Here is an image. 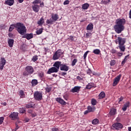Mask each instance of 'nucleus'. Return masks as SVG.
I'll return each instance as SVG.
<instances>
[{"label": "nucleus", "instance_id": "3", "mask_svg": "<svg viewBox=\"0 0 131 131\" xmlns=\"http://www.w3.org/2000/svg\"><path fill=\"white\" fill-rule=\"evenodd\" d=\"M16 30L21 35H24L27 32L26 27L21 23L16 24Z\"/></svg>", "mask_w": 131, "mask_h": 131}, {"label": "nucleus", "instance_id": "39", "mask_svg": "<svg viewBox=\"0 0 131 131\" xmlns=\"http://www.w3.org/2000/svg\"><path fill=\"white\" fill-rule=\"evenodd\" d=\"M116 64V61L115 60H112L110 62V65L111 66H114Z\"/></svg>", "mask_w": 131, "mask_h": 131}, {"label": "nucleus", "instance_id": "17", "mask_svg": "<svg viewBox=\"0 0 131 131\" xmlns=\"http://www.w3.org/2000/svg\"><path fill=\"white\" fill-rule=\"evenodd\" d=\"M39 6L37 4H35L32 6L33 11L35 13H37L39 11Z\"/></svg>", "mask_w": 131, "mask_h": 131}, {"label": "nucleus", "instance_id": "42", "mask_svg": "<svg viewBox=\"0 0 131 131\" xmlns=\"http://www.w3.org/2000/svg\"><path fill=\"white\" fill-rule=\"evenodd\" d=\"M41 33H42V29H40L36 31L37 34L39 35V34H41Z\"/></svg>", "mask_w": 131, "mask_h": 131}, {"label": "nucleus", "instance_id": "38", "mask_svg": "<svg viewBox=\"0 0 131 131\" xmlns=\"http://www.w3.org/2000/svg\"><path fill=\"white\" fill-rule=\"evenodd\" d=\"M19 113H22L23 114L25 113V112H26V110L23 108H19Z\"/></svg>", "mask_w": 131, "mask_h": 131}, {"label": "nucleus", "instance_id": "64", "mask_svg": "<svg viewBox=\"0 0 131 131\" xmlns=\"http://www.w3.org/2000/svg\"><path fill=\"white\" fill-rule=\"evenodd\" d=\"M129 18L131 19V10H130L129 12Z\"/></svg>", "mask_w": 131, "mask_h": 131}, {"label": "nucleus", "instance_id": "46", "mask_svg": "<svg viewBox=\"0 0 131 131\" xmlns=\"http://www.w3.org/2000/svg\"><path fill=\"white\" fill-rule=\"evenodd\" d=\"M4 119H5V118H4V117H0V125L3 124Z\"/></svg>", "mask_w": 131, "mask_h": 131}, {"label": "nucleus", "instance_id": "20", "mask_svg": "<svg viewBox=\"0 0 131 131\" xmlns=\"http://www.w3.org/2000/svg\"><path fill=\"white\" fill-rule=\"evenodd\" d=\"M92 88H95V83H89L86 85L85 89L86 90H91Z\"/></svg>", "mask_w": 131, "mask_h": 131}, {"label": "nucleus", "instance_id": "16", "mask_svg": "<svg viewBox=\"0 0 131 131\" xmlns=\"http://www.w3.org/2000/svg\"><path fill=\"white\" fill-rule=\"evenodd\" d=\"M14 3H15L14 0H5V5H7V6H13L14 5Z\"/></svg>", "mask_w": 131, "mask_h": 131}, {"label": "nucleus", "instance_id": "9", "mask_svg": "<svg viewBox=\"0 0 131 131\" xmlns=\"http://www.w3.org/2000/svg\"><path fill=\"white\" fill-rule=\"evenodd\" d=\"M121 76L122 75L121 74H119L114 79L113 86H116L118 83H119V81H120V78H121Z\"/></svg>", "mask_w": 131, "mask_h": 131}, {"label": "nucleus", "instance_id": "57", "mask_svg": "<svg viewBox=\"0 0 131 131\" xmlns=\"http://www.w3.org/2000/svg\"><path fill=\"white\" fill-rule=\"evenodd\" d=\"M123 100V97L122 96H121L119 98V103H120V102H122Z\"/></svg>", "mask_w": 131, "mask_h": 131}, {"label": "nucleus", "instance_id": "35", "mask_svg": "<svg viewBox=\"0 0 131 131\" xmlns=\"http://www.w3.org/2000/svg\"><path fill=\"white\" fill-rule=\"evenodd\" d=\"M91 103L92 105H93V106H95V105L97 104V100H96V99H92L91 100Z\"/></svg>", "mask_w": 131, "mask_h": 131}, {"label": "nucleus", "instance_id": "60", "mask_svg": "<svg viewBox=\"0 0 131 131\" xmlns=\"http://www.w3.org/2000/svg\"><path fill=\"white\" fill-rule=\"evenodd\" d=\"M77 79H78V80H82V78H81V77H80L79 76L77 77Z\"/></svg>", "mask_w": 131, "mask_h": 131}, {"label": "nucleus", "instance_id": "53", "mask_svg": "<svg viewBox=\"0 0 131 131\" xmlns=\"http://www.w3.org/2000/svg\"><path fill=\"white\" fill-rule=\"evenodd\" d=\"M52 22H53V20H50L48 19L46 21V23H47V24H52Z\"/></svg>", "mask_w": 131, "mask_h": 131}, {"label": "nucleus", "instance_id": "14", "mask_svg": "<svg viewBox=\"0 0 131 131\" xmlns=\"http://www.w3.org/2000/svg\"><path fill=\"white\" fill-rule=\"evenodd\" d=\"M23 37L24 38H26L27 39L29 40V39H31V38H33V33L26 34L24 35L23 36Z\"/></svg>", "mask_w": 131, "mask_h": 131}, {"label": "nucleus", "instance_id": "45", "mask_svg": "<svg viewBox=\"0 0 131 131\" xmlns=\"http://www.w3.org/2000/svg\"><path fill=\"white\" fill-rule=\"evenodd\" d=\"M77 62V59H74L72 63V66H74V65H75V64H76V62Z\"/></svg>", "mask_w": 131, "mask_h": 131}, {"label": "nucleus", "instance_id": "13", "mask_svg": "<svg viewBox=\"0 0 131 131\" xmlns=\"http://www.w3.org/2000/svg\"><path fill=\"white\" fill-rule=\"evenodd\" d=\"M9 117L11 118L12 120H16V119H18V113H12L10 115Z\"/></svg>", "mask_w": 131, "mask_h": 131}, {"label": "nucleus", "instance_id": "47", "mask_svg": "<svg viewBox=\"0 0 131 131\" xmlns=\"http://www.w3.org/2000/svg\"><path fill=\"white\" fill-rule=\"evenodd\" d=\"M67 75V72H60L59 73V75H61V76H64Z\"/></svg>", "mask_w": 131, "mask_h": 131}, {"label": "nucleus", "instance_id": "51", "mask_svg": "<svg viewBox=\"0 0 131 131\" xmlns=\"http://www.w3.org/2000/svg\"><path fill=\"white\" fill-rule=\"evenodd\" d=\"M117 55H118L119 57H122V55H123V53L121 52H117Z\"/></svg>", "mask_w": 131, "mask_h": 131}, {"label": "nucleus", "instance_id": "44", "mask_svg": "<svg viewBox=\"0 0 131 131\" xmlns=\"http://www.w3.org/2000/svg\"><path fill=\"white\" fill-rule=\"evenodd\" d=\"M38 76L40 77V78H42L43 76H45V74H43V72H41L38 74Z\"/></svg>", "mask_w": 131, "mask_h": 131}, {"label": "nucleus", "instance_id": "2", "mask_svg": "<svg viewBox=\"0 0 131 131\" xmlns=\"http://www.w3.org/2000/svg\"><path fill=\"white\" fill-rule=\"evenodd\" d=\"M115 42L116 45H119L117 49L119 48L121 52L125 51V46H124V43H125V38H121V37H118L115 40Z\"/></svg>", "mask_w": 131, "mask_h": 131}, {"label": "nucleus", "instance_id": "6", "mask_svg": "<svg viewBox=\"0 0 131 131\" xmlns=\"http://www.w3.org/2000/svg\"><path fill=\"white\" fill-rule=\"evenodd\" d=\"M112 127L113 129H116V130H119V129H122L123 128V125L121 123L116 122L114 123Z\"/></svg>", "mask_w": 131, "mask_h": 131}, {"label": "nucleus", "instance_id": "61", "mask_svg": "<svg viewBox=\"0 0 131 131\" xmlns=\"http://www.w3.org/2000/svg\"><path fill=\"white\" fill-rule=\"evenodd\" d=\"M33 112V110H28V113H29V114H30V113H31V112Z\"/></svg>", "mask_w": 131, "mask_h": 131}, {"label": "nucleus", "instance_id": "34", "mask_svg": "<svg viewBox=\"0 0 131 131\" xmlns=\"http://www.w3.org/2000/svg\"><path fill=\"white\" fill-rule=\"evenodd\" d=\"M128 59H129V55H127V56H125L124 60L122 61V64L124 63V62L126 61H127V60H128Z\"/></svg>", "mask_w": 131, "mask_h": 131}, {"label": "nucleus", "instance_id": "49", "mask_svg": "<svg viewBox=\"0 0 131 131\" xmlns=\"http://www.w3.org/2000/svg\"><path fill=\"white\" fill-rule=\"evenodd\" d=\"M103 4H108L110 3V0H102Z\"/></svg>", "mask_w": 131, "mask_h": 131}, {"label": "nucleus", "instance_id": "7", "mask_svg": "<svg viewBox=\"0 0 131 131\" xmlns=\"http://www.w3.org/2000/svg\"><path fill=\"white\" fill-rule=\"evenodd\" d=\"M59 69H60V66L53 67L48 70L47 73L48 74L57 73V72H58Z\"/></svg>", "mask_w": 131, "mask_h": 131}, {"label": "nucleus", "instance_id": "54", "mask_svg": "<svg viewBox=\"0 0 131 131\" xmlns=\"http://www.w3.org/2000/svg\"><path fill=\"white\" fill-rule=\"evenodd\" d=\"M40 3V0H35L34 1V4H39Z\"/></svg>", "mask_w": 131, "mask_h": 131}, {"label": "nucleus", "instance_id": "31", "mask_svg": "<svg viewBox=\"0 0 131 131\" xmlns=\"http://www.w3.org/2000/svg\"><path fill=\"white\" fill-rule=\"evenodd\" d=\"M99 122L100 121H99V119H95L92 121V124L96 125V124H98Z\"/></svg>", "mask_w": 131, "mask_h": 131}, {"label": "nucleus", "instance_id": "11", "mask_svg": "<svg viewBox=\"0 0 131 131\" xmlns=\"http://www.w3.org/2000/svg\"><path fill=\"white\" fill-rule=\"evenodd\" d=\"M116 114H117V110L114 107L111 108L109 112V115L110 116H114V115H116Z\"/></svg>", "mask_w": 131, "mask_h": 131}, {"label": "nucleus", "instance_id": "19", "mask_svg": "<svg viewBox=\"0 0 131 131\" xmlns=\"http://www.w3.org/2000/svg\"><path fill=\"white\" fill-rule=\"evenodd\" d=\"M106 97V94H105L104 92H101L98 95L99 100H102V99H104Z\"/></svg>", "mask_w": 131, "mask_h": 131}, {"label": "nucleus", "instance_id": "52", "mask_svg": "<svg viewBox=\"0 0 131 131\" xmlns=\"http://www.w3.org/2000/svg\"><path fill=\"white\" fill-rule=\"evenodd\" d=\"M111 52L112 54H117V51H116L115 49H112Z\"/></svg>", "mask_w": 131, "mask_h": 131}, {"label": "nucleus", "instance_id": "32", "mask_svg": "<svg viewBox=\"0 0 131 131\" xmlns=\"http://www.w3.org/2000/svg\"><path fill=\"white\" fill-rule=\"evenodd\" d=\"M94 54H95V55H99L100 53H101V51H100V49H95L93 51Z\"/></svg>", "mask_w": 131, "mask_h": 131}, {"label": "nucleus", "instance_id": "24", "mask_svg": "<svg viewBox=\"0 0 131 131\" xmlns=\"http://www.w3.org/2000/svg\"><path fill=\"white\" fill-rule=\"evenodd\" d=\"M8 45L10 48H13V46H14V39H9L8 40Z\"/></svg>", "mask_w": 131, "mask_h": 131}, {"label": "nucleus", "instance_id": "55", "mask_svg": "<svg viewBox=\"0 0 131 131\" xmlns=\"http://www.w3.org/2000/svg\"><path fill=\"white\" fill-rule=\"evenodd\" d=\"M69 1L68 0H66L63 3V5H68V4H69Z\"/></svg>", "mask_w": 131, "mask_h": 131}, {"label": "nucleus", "instance_id": "62", "mask_svg": "<svg viewBox=\"0 0 131 131\" xmlns=\"http://www.w3.org/2000/svg\"><path fill=\"white\" fill-rule=\"evenodd\" d=\"M18 128H19V126L17 124H16L15 130H16L17 129H18Z\"/></svg>", "mask_w": 131, "mask_h": 131}, {"label": "nucleus", "instance_id": "23", "mask_svg": "<svg viewBox=\"0 0 131 131\" xmlns=\"http://www.w3.org/2000/svg\"><path fill=\"white\" fill-rule=\"evenodd\" d=\"M17 24H12L10 26L9 29V31L10 32L13 31L14 30V28H17Z\"/></svg>", "mask_w": 131, "mask_h": 131}, {"label": "nucleus", "instance_id": "63", "mask_svg": "<svg viewBox=\"0 0 131 131\" xmlns=\"http://www.w3.org/2000/svg\"><path fill=\"white\" fill-rule=\"evenodd\" d=\"M58 129L57 128H53V131H58Z\"/></svg>", "mask_w": 131, "mask_h": 131}, {"label": "nucleus", "instance_id": "26", "mask_svg": "<svg viewBox=\"0 0 131 131\" xmlns=\"http://www.w3.org/2000/svg\"><path fill=\"white\" fill-rule=\"evenodd\" d=\"M89 7H90V4H89V3H85L82 5V10H88Z\"/></svg>", "mask_w": 131, "mask_h": 131}, {"label": "nucleus", "instance_id": "4", "mask_svg": "<svg viewBox=\"0 0 131 131\" xmlns=\"http://www.w3.org/2000/svg\"><path fill=\"white\" fill-rule=\"evenodd\" d=\"M64 54V52L61 50V49H58L54 54L52 59L54 61L59 59V58L62 57V55Z\"/></svg>", "mask_w": 131, "mask_h": 131}, {"label": "nucleus", "instance_id": "8", "mask_svg": "<svg viewBox=\"0 0 131 131\" xmlns=\"http://www.w3.org/2000/svg\"><path fill=\"white\" fill-rule=\"evenodd\" d=\"M34 98L36 101H40V100L42 99V93L37 91L35 92L34 94Z\"/></svg>", "mask_w": 131, "mask_h": 131}, {"label": "nucleus", "instance_id": "33", "mask_svg": "<svg viewBox=\"0 0 131 131\" xmlns=\"http://www.w3.org/2000/svg\"><path fill=\"white\" fill-rule=\"evenodd\" d=\"M62 65V62L61 61H56L53 66H61Z\"/></svg>", "mask_w": 131, "mask_h": 131}, {"label": "nucleus", "instance_id": "58", "mask_svg": "<svg viewBox=\"0 0 131 131\" xmlns=\"http://www.w3.org/2000/svg\"><path fill=\"white\" fill-rule=\"evenodd\" d=\"M117 122H120V118L118 117L116 119Z\"/></svg>", "mask_w": 131, "mask_h": 131}, {"label": "nucleus", "instance_id": "40", "mask_svg": "<svg viewBox=\"0 0 131 131\" xmlns=\"http://www.w3.org/2000/svg\"><path fill=\"white\" fill-rule=\"evenodd\" d=\"M87 68H88V70L86 71V73L89 75H91V74H92V70H91V69L89 68V67H87Z\"/></svg>", "mask_w": 131, "mask_h": 131}, {"label": "nucleus", "instance_id": "28", "mask_svg": "<svg viewBox=\"0 0 131 131\" xmlns=\"http://www.w3.org/2000/svg\"><path fill=\"white\" fill-rule=\"evenodd\" d=\"M31 83L32 86H35V85H36L38 82H37V80L33 79L32 80Z\"/></svg>", "mask_w": 131, "mask_h": 131}, {"label": "nucleus", "instance_id": "25", "mask_svg": "<svg viewBox=\"0 0 131 131\" xmlns=\"http://www.w3.org/2000/svg\"><path fill=\"white\" fill-rule=\"evenodd\" d=\"M51 18L53 21H57V20L59 19V16H58V14H52Z\"/></svg>", "mask_w": 131, "mask_h": 131}, {"label": "nucleus", "instance_id": "50", "mask_svg": "<svg viewBox=\"0 0 131 131\" xmlns=\"http://www.w3.org/2000/svg\"><path fill=\"white\" fill-rule=\"evenodd\" d=\"M89 53V51H86L84 53L83 55L84 59L85 60V58H86V56H88V54Z\"/></svg>", "mask_w": 131, "mask_h": 131}, {"label": "nucleus", "instance_id": "29", "mask_svg": "<svg viewBox=\"0 0 131 131\" xmlns=\"http://www.w3.org/2000/svg\"><path fill=\"white\" fill-rule=\"evenodd\" d=\"M88 110H89V112H94L96 110V107H93L91 106L88 107Z\"/></svg>", "mask_w": 131, "mask_h": 131}, {"label": "nucleus", "instance_id": "56", "mask_svg": "<svg viewBox=\"0 0 131 131\" xmlns=\"http://www.w3.org/2000/svg\"><path fill=\"white\" fill-rule=\"evenodd\" d=\"M30 120V119L28 118H25V122H29V121Z\"/></svg>", "mask_w": 131, "mask_h": 131}, {"label": "nucleus", "instance_id": "15", "mask_svg": "<svg viewBox=\"0 0 131 131\" xmlns=\"http://www.w3.org/2000/svg\"><path fill=\"white\" fill-rule=\"evenodd\" d=\"M130 104V103H129V102H128V101L127 102H126V103L124 104L123 106L122 107V110L124 112H125V111H126L127 108H128V107H129Z\"/></svg>", "mask_w": 131, "mask_h": 131}, {"label": "nucleus", "instance_id": "37", "mask_svg": "<svg viewBox=\"0 0 131 131\" xmlns=\"http://www.w3.org/2000/svg\"><path fill=\"white\" fill-rule=\"evenodd\" d=\"M1 64L2 65V66H4L6 64V59H5V58L1 59Z\"/></svg>", "mask_w": 131, "mask_h": 131}, {"label": "nucleus", "instance_id": "30", "mask_svg": "<svg viewBox=\"0 0 131 131\" xmlns=\"http://www.w3.org/2000/svg\"><path fill=\"white\" fill-rule=\"evenodd\" d=\"M37 23L38 25H42V24L45 23V19H43V18L41 17Z\"/></svg>", "mask_w": 131, "mask_h": 131}, {"label": "nucleus", "instance_id": "21", "mask_svg": "<svg viewBox=\"0 0 131 131\" xmlns=\"http://www.w3.org/2000/svg\"><path fill=\"white\" fill-rule=\"evenodd\" d=\"M18 95L20 96V99L25 98V93H24V91H23L22 90H19Z\"/></svg>", "mask_w": 131, "mask_h": 131}, {"label": "nucleus", "instance_id": "12", "mask_svg": "<svg viewBox=\"0 0 131 131\" xmlns=\"http://www.w3.org/2000/svg\"><path fill=\"white\" fill-rule=\"evenodd\" d=\"M80 89H81V86H75L71 90V93H79Z\"/></svg>", "mask_w": 131, "mask_h": 131}, {"label": "nucleus", "instance_id": "1", "mask_svg": "<svg viewBox=\"0 0 131 131\" xmlns=\"http://www.w3.org/2000/svg\"><path fill=\"white\" fill-rule=\"evenodd\" d=\"M124 24H125V19L119 18L116 20V25L114 26V29L116 33L119 34L124 30Z\"/></svg>", "mask_w": 131, "mask_h": 131}, {"label": "nucleus", "instance_id": "22", "mask_svg": "<svg viewBox=\"0 0 131 131\" xmlns=\"http://www.w3.org/2000/svg\"><path fill=\"white\" fill-rule=\"evenodd\" d=\"M34 104L33 102H30L29 103L26 104V108L27 109H30V108H34Z\"/></svg>", "mask_w": 131, "mask_h": 131}, {"label": "nucleus", "instance_id": "36", "mask_svg": "<svg viewBox=\"0 0 131 131\" xmlns=\"http://www.w3.org/2000/svg\"><path fill=\"white\" fill-rule=\"evenodd\" d=\"M45 90L47 93H50L51 91H52V87L48 86L45 89Z\"/></svg>", "mask_w": 131, "mask_h": 131}, {"label": "nucleus", "instance_id": "18", "mask_svg": "<svg viewBox=\"0 0 131 131\" xmlns=\"http://www.w3.org/2000/svg\"><path fill=\"white\" fill-rule=\"evenodd\" d=\"M93 29H94V25H93V24L92 23H90L87 27H86V30H88V32H89V31H93Z\"/></svg>", "mask_w": 131, "mask_h": 131}, {"label": "nucleus", "instance_id": "10", "mask_svg": "<svg viewBox=\"0 0 131 131\" xmlns=\"http://www.w3.org/2000/svg\"><path fill=\"white\" fill-rule=\"evenodd\" d=\"M55 101H56V102H57V103H59V104H60L62 106H65L66 105V101H64L63 100V99H62L60 97H58V98H55Z\"/></svg>", "mask_w": 131, "mask_h": 131}, {"label": "nucleus", "instance_id": "27", "mask_svg": "<svg viewBox=\"0 0 131 131\" xmlns=\"http://www.w3.org/2000/svg\"><path fill=\"white\" fill-rule=\"evenodd\" d=\"M60 70L61 71H68L69 70V67L68 66H62L60 67Z\"/></svg>", "mask_w": 131, "mask_h": 131}, {"label": "nucleus", "instance_id": "48", "mask_svg": "<svg viewBox=\"0 0 131 131\" xmlns=\"http://www.w3.org/2000/svg\"><path fill=\"white\" fill-rule=\"evenodd\" d=\"M92 36V33L88 32L86 33V37H91Z\"/></svg>", "mask_w": 131, "mask_h": 131}, {"label": "nucleus", "instance_id": "59", "mask_svg": "<svg viewBox=\"0 0 131 131\" xmlns=\"http://www.w3.org/2000/svg\"><path fill=\"white\" fill-rule=\"evenodd\" d=\"M88 113H90V112L89 111V110H88L87 111H85L84 112V114L85 115H86V114H88Z\"/></svg>", "mask_w": 131, "mask_h": 131}, {"label": "nucleus", "instance_id": "41", "mask_svg": "<svg viewBox=\"0 0 131 131\" xmlns=\"http://www.w3.org/2000/svg\"><path fill=\"white\" fill-rule=\"evenodd\" d=\"M30 114H31V117L33 118V117H35V116H36L37 114H36L35 112H32L31 113H30Z\"/></svg>", "mask_w": 131, "mask_h": 131}, {"label": "nucleus", "instance_id": "43", "mask_svg": "<svg viewBox=\"0 0 131 131\" xmlns=\"http://www.w3.org/2000/svg\"><path fill=\"white\" fill-rule=\"evenodd\" d=\"M38 59V58L37 57V56H34L32 59V61H33V62H35Z\"/></svg>", "mask_w": 131, "mask_h": 131}, {"label": "nucleus", "instance_id": "5", "mask_svg": "<svg viewBox=\"0 0 131 131\" xmlns=\"http://www.w3.org/2000/svg\"><path fill=\"white\" fill-rule=\"evenodd\" d=\"M26 71L23 72L24 76H27L29 74H32L34 72V69L31 66H27L25 68Z\"/></svg>", "mask_w": 131, "mask_h": 131}]
</instances>
